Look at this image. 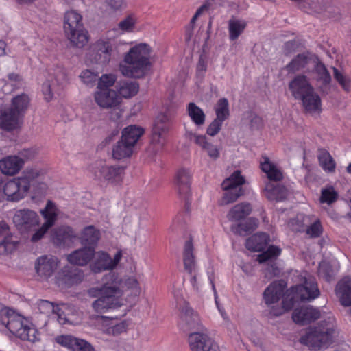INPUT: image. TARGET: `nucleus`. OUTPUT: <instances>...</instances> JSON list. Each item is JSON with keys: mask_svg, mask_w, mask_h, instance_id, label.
I'll return each mask as SVG.
<instances>
[{"mask_svg": "<svg viewBox=\"0 0 351 351\" xmlns=\"http://www.w3.org/2000/svg\"><path fill=\"white\" fill-rule=\"evenodd\" d=\"M124 287L130 291L133 296H138L141 289L138 281L134 277L123 280L115 272H110L102 278V284L99 287L90 289L88 293L92 297H99L93 302L92 308L97 314L110 313L123 306Z\"/></svg>", "mask_w": 351, "mask_h": 351, "instance_id": "1", "label": "nucleus"}, {"mask_svg": "<svg viewBox=\"0 0 351 351\" xmlns=\"http://www.w3.org/2000/svg\"><path fill=\"white\" fill-rule=\"evenodd\" d=\"M152 49L145 43L134 45L123 56L119 64L120 73L126 77L140 79L151 70Z\"/></svg>", "mask_w": 351, "mask_h": 351, "instance_id": "2", "label": "nucleus"}, {"mask_svg": "<svg viewBox=\"0 0 351 351\" xmlns=\"http://www.w3.org/2000/svg\"><path fill=\"white\" fill-rule=\"evenodd\" d=\"M123 44L115 38L101 37L92 43L86 53L85 61L88 65L108 64L112 56L119 54V47Z\"/></svg>", "mask_w": 351, "mask_h": 351, "instance_id": "3", "label": "nucleus"}, {"mask_svg": "<svg viewBox=\"0 0 351 351\" xmlns=\"http://www.w3.org/2000/svg\"><path fill=\"white\" fill-rule=\"evenodd\" d=\"M0 318L2 324L21 339L31 342H35L39 339V334L34 326L11 309L2 308L0 311Z\"/></svg>", "mask_w": 351, "mask_h": 351, "instance_id": "4", "label": "nucleus"}, {"mask_svg": "<svg viewBox=\"0 0 351 351\" xmlns=\"http://www.w3.org/2000/svg\"><path fill=\"white\" fill-rule=\"evenodd\" d=\"M63 27L72 47L81 49L88 43L89 34L84 27L82 16L75 10H69L64 14Z\"/></svg>", "mask_w": 351, "mask_h": 351, "instance_id": "5", "label": "nucleus"}, {"mask_svg": "<svg viewBox=\"0 0 351 351\" xmlns=\"http://www.w3.org/2000/svg\"><path fill=\"white\" fill-rule=\"evenodd\" d=\"M260 165L262 171L266 173L269 180L264 189L265 197L270 201L278 202L285 199L287 195V191L285 187L271 182L282 180V171L275 164L270 161L267 156H263L261 158Z\"/></svg>", "mask_w": 351, "mask_h": 351, "instance_id": "6", "label": "nucleus"}, {"mask_svg": "<svg viewBox=\"0 0 351 351\" xmlns=\"http://www.w3.org/2000/svg\"><path fill=\"white\" fill-rule=\"evenodd\" d=\"M335 332V319L329 317L317 327L311 329L300 338V342L311 349L317 350L328 345Z\"/></svg>", "mask_w": 351, "mask_h": 351, "instance_id": "7", "label": "nucleus"}, {"mask_svg": "<svg viewBox=\"0 0 351 351\" xmlns=\"http://www.w3.org/2000/svg\"><path fill=\"white\" fill-rule=\"evenodd\" d=\"M176 298V308L178 311V327L184 332L191 330H202L204 329L199 315L184 300L180 293L176 289L173 291Z\"/></svg>", "mask_w": 351, "mask_h": 351, "instance_id": "8", "label": "nucleus"}, {"mask_svg": "<svg viewBox=\"0 0 351 351\" xmlns=\"http://www.w3.org/2000/svg\"><path fill=\"white\" fill-rule=\"evenodd\" d=\"M299 285L292 287L290 292L292 299L298 300H311L317 298L319 290L315 278L306 272L298 276Z\"/></svg>", "mask_w": 351, "mask_h": 351, "instance_id": "9", "label": "nucleus"}, {"mask_svg": "<svg viewBox=\"0 0 351 351\" xmlns=\"http://www.w3.org/2000/svg\"><path fill=\"white\" fill-rule=\"evenodd\" d=\"M245 180L241 175L239 171H235L230 177L225 179L221 183V188L224 191L221 200V205H228L236 202L244 194L242 186Z\"/></svg>", "mask_w": 351, "mask_h": 351, "instance_id": "10", "label": "nucleus"}, {"mask_svg": "<svg viewBox=\"0 0 351 351\" xmlns=\"http://www.w3.org/2000/svg\"><path fill=\"white\" fill-rule=\"evenodd\" d=\"M122 258L121 251H118L114 257L104 251H95L89 267L93 274H100L105 271L114 270L121 261Z\"/></svg>", "mask_w": 351, "mask_h": 351, "instance_id": "11", "label": "nucleus"}, {"mask_svg": "<svg viewBox=\"0 0 351 351\" xmlns=\"http://www.w3.org/2000/svg\"><path fill=\"white\" fill-rule=\"evenodd\" d=\"M27 195L21 184L16 180V178L8 181L0 180V202L5 199L18 202Z\"/></svg>", "mask_w": 351, "mask_h": 351, "instance_id": "12", "label": "nucleus"}, {"mask_svg": "<svg viewBox=\"0 0 351 351\" xmlns=\"http://www.w3.org/2000/svg\"><path fill=\"white\" fill-rule=\"evenodd\" d=\"M59 263L58 258L51 255H43L38 257L34 265L37 276L40 280H47L57 270Z\"/></svg>", "mask_w": 351, "mask_h": 351, "instance_id": "13", "label": "nucleus"}, {"mask_svg": "<svg viewBox=\"0 0 351 351\" xmlns=\"http://www.w3.org/2000/svg\"><path fill=\"white\" fill-rule=\"evenodd\" d=\"M13 222L19 230L29 231L39 225L40 217L32 210L21 209L15 213Z\"/></svg>", "mask_w": 351, "mask_h": 351, "instance_id": "14", "label": "nucleus"}, {"mask_svg": "<svg viewBox=\"0 0 351 351\" xmlns=\"http://www.w3.org/2000/svg\"><path fill=\"white\" fill-rule=\"evenodd\" d=\"M191 351H219L217 344L204 332H194L189 336Z\"/></svg>", "mask_w": 351, "mask_h": 351, "instance_id": "15", "label": "nucleus"}, {"mask_svg": "<svg viewBox=\"0 0 351 351\" xmlns=\"http://www.w3.org/2000/svg\"><path fill=\"white\" fill-rule=\"evenodd\" d=\"M96 104L101 108H115L120 104L119 96L114 89L104 88L96 90L93 93Z\"/></svg>", "mask_w": 351, "mask_h": 351, "instance_id": "16", "label": "nucleus"}, {"mask_svg": "<svg viewBox=\"0 0 351 351\" xmlns=\"http://www.w3.org/2000/svg\"><path fill=\"white\" fill-rule=\"evenodd\" d=\"M45 173V170L39 167L29 166L22 171L19 176L16 177V180L21 184L26 193L28 194L38 180L43 176Z\"/></svg>", "mask_w": 351, "mask_h": 351, "instance_id": "17", "label": "nucleus"}, {"mask_svg": "<svg viewBox=\"0 0 351 351\" xmlns=\"http://www.w3.org/2000/svg\"><path fill=\"white\" fill-rule=\"evenodd\" d=\"M56 341L70 351H96L93 346L86 340L70 335H59L56 337Z\"/></svg>", "mask_w": 351, "mask_h": 351, "instance_id": "18", "label": "nucleus"}, {"mask_svg": "<svg viewBox=\"0 0 351 351\" xmlns=\"http://www.w3.org/2000/svg\"><path fill=\"white\" fill-rule=\"evenodd\" d=\"M288 87L291 95L295 99H299L314 89L309 79L306 75L302 74L295 75L289 82Z\"/></svg>", "mask_w": 351, "mask_h": 351, "instance_id": "19", "label": "nucleus"}, {"mask_svg": "<svg viewBox=\"0 0 351 351\" xmlns=\"http://www.w3.org/2000/svg\"><path fill=\"white\" fill-rule=\"evenodd\" d=\"M192 173L189 168L180 167L175 173V184L179 195L186 197L190 193Z\"/></svg>", "mask_w": 351, "mask_h": 351, "instance_id": "20", "label": "nucleus"}, {"mask_svg": "<svg viewBox=\"0 0 351 351\" xmlns=\"http://www.w3.org/2000/svg\"><path fill=\"white\" fill-rule=\"evenodd\" d=\"M24 166V160L17 155L8 156L0 160V171L8 176H14L19 173Z\"/></svg>", "mask_w": 351, "mask_h": 351, "instance_id": "21", "label": "nucleus"}, {"mask_svg": "<svg viewBox=\"0 0 351 351\" xmlns=\"http://www.w3.org/2000/svg\"><path fill=\"white\" fill-rule=\"evenodd\" d=\"M99 319L103 326V332L107 335L118 336L127 331L128 324L127 321L114 322V318L104 316L99 314Z\"/></svg>", "mask_w": 351, "mask_h": 351, "instance_id": "22", "label": "nucleus"}, {"mask_svg": "<svg viewBox=\"0 0 351 351\" xmlns=\"http://www.w3.org/2000/svg\"><path fill=\"white\" fill-rule=\"evenodd\" d=\"M22 117L9 107L0 110V128L12 131L20 127Z\"/></svg>", "mask_w": 351, "mask_h": 351, "instance_id": "23", "label": "nucleus"}, {"mask_svg": "<svg viewBox=\"0 0 351 351\" xmlns=\"http://www.w3.org/2000/svg\"><path fill=\"white\" fill-rule=\"evenodd\" d=\"M298 100L302 101V105L305 112L313 116L317 115L321 112V99L318 94L315 91V89L302 96Z\"/></svg>", "mask_w": 351, "mask_h": 351, "instance_id": "24", "label": "nucleus"}, {"mask_svg": "<svg viewBox=\"0 0 351 351\" xmlns=\"http://www.w3.org/2000/svg\"><path fill=\"white\" fill-rule=\"evenodd\" d=\"M320 315L318 309L311 306H305L295 309L292 318L295 323L306 324L317 319L320 317Z\"/></svg>", "mask_w": 351, "mask_h": 351, "instance_id": "25", "label": "nucleus"}, {"mask_svg": "<svg viewBox=\"0 0 351 351\" xmlns=\"http://www.w3.org/2000/svg\"><path fill=\"white\" fill-rule=\"evenodd\" d=\"M77 238L76 233L69 226H62L53 230V242L57 245H69Z\"/></svg>", "mask_w": 351, "mask_h": 351, "instance_id": "26", "label": "nucleus"}, {"mask_svg": "<svg viewBox=\"0 0 351 351\" xmlns=\"http://www.w3.org/2000/svg\"><path fill=\"white\" fill-rule=\"evenodd\" d=\"M95 254V250L93 247H84L75 250L67 256L68 261L73 265L84 266L86 265L92 260Z\"/></svg>", "mask_w": 351, "mask_h": 351, "instance_id": "27", "label": "nucleus"}, {"mask_svg": "<svg viewBox=\"0 0 351 351\" xmlns=\"http://www.w3.org/2000/svg\"><path fill=\"white\" fill-rule=\"evenodd\" d=\"M285 287L283 281H275L271 283L263 293L265 303L269 305L277 302L282 296Z\"/></svg>", "mask_w": 351, "mask_h": 351, "instance_id": "28", "label": "nucleus"}, {"mask_svg": "<svg viewBox=\"0 0 351 351\" xmlns=\"http://www.w3.org/2000/svg\"><path fill=\"white\" fill-rule=\"evenodd\" d=\"M336 294L344 306H351V277L346 276L337 285Z\"/></svg>", "mask_w": 351, "mask_h": 351, "instance_id": "29", "label": "nucleus"}, {"mask_svg": "<svg viewBox=\"0 0 351 351\" xmlns=\"http://www.w3.org/2000/svg\"><path fill=\"white\" fill-rule=\"evenodd\" d=\"M82 273L80 270L77 269H67L65 268L62 272L58 274L56 279V283L58 286L71 287L82 281Z\"/></svg>", "mask_w": 351, "mask_h": 351, "instance_id": "30", "label": "nucleus"}, {"mask_svg": "<svg viewBox=\"0 0 351 351\" xmlns=\"http://www.w3.org/2000/svg\"><path fill=\"white\" fill-rule=\"evenodd\" d=\"M123 176V169L114 166H103L99 170V175H97L99 179L112 184L121 182Z\"/></svg>", "mask_w": 351, "mask_h": 351, "instance_id": "31", "label": "nucleus"}, {"mask_svg": "<svg viewBox=\"0 0 351 351\" xmlns=\"http://www.w3.org/2000/svg\"><path fill=\"white\" fill-rule=\"evenodd\" d=\"M139 90V84L136 82L122 81L116 86L115 91L119 96L120 104L123 98L130 99L135 96Z\"/></svg>", "mask_w": 351, "mask_h": 351, "instance_id": "32", "label": "nucleus"}, {"mask_svg": "<svg viewBox=\"0 0 351 351\" xmlns=\"http://www.w3.org/2000/svg\"><path fill=\"white\" fill-rule=\"evenodd\" d=\"M169 130V124L154 123L152 143L154 145L155 151H159L165 145V136Z\"/></svg>", "mask_w": 351, "mask_h": 351, "instance_id": "33", "label": "nucleus"}, {"mask_svg": "<svg viewBox=\"0 0 351 351\" xmlns=\"http://www.w3.org/2000/svg\"><path fill=\"white\" fill-rule=\"evenodd\" d=\"M269 241V237L266 233L259 232L248 238L245 243L246 247L253 252L261 251Z\"/></svg>", "mask_w": 351, "mask_h": 351, "instance_id": "34", "label": "nucleus"}, {"mask_svg": "<svg viewBox=\"0 0 351 351\" xmlns=\"http://www.w3.org/2000/svg\"><path fill=\"white\" fill-rule=\"evenodd\" d=\"M252 211L250 204L242 202L236 204L228 212L227 217L231 221H238L247 217Z\"/></svg>", "mask_w": 351, "mask_h": 351, "instance_id": "35", "label": "nucleus"}, {"mask_svg": "<svg viewBox=\"0 0 351 351\" xmlns=\"http://www.w3.org/2000/svg\"><path fill=\"white\" fill-rule=\"evenodd\" d=\"M100 239V232L93 226L85 227L81 232L79 239L82 245H95Z\"/></svg>", "mask_w": 351, "mask_h": 351, "instance_id": "36", "label": "nucleus"}, {"mask_svg": "<svg viewBox=\"0 0 351 351\" xmlns=\"http://www.w3.org/2000/svg\"><path fill=\"white\" fill-rule=\"evenodd\" d=\"M247 22L243 19L232 17L228 22L229 39L236 40L244 32Z\"/></svg>", "mask_w": 351, "mask_h": 351, "instance_id": "37", "label": "nucleus"}, {"mask_svg": "<svg viewBox=\"0 0 351 351\" xmlns=\"http://www.w3.org/2000/svg\"><path fill=\"white\" fill-rule=\"evenodd\" d=\"M195 143L206 151L209 157L216 160L219 157L220 148L206 141L205 136L193 134Z\"/></svg>", "mask_w": 351, "mask_h": 351, "instance_id": "38", "label": "nucleus"}, {"mask_svg": "<svg viewBox=\"0 0 351 351\" xmlns=\"http://www.w3.org/2000/svg\"><path fill=\"white\" fill-rule=\"evenodd\" d=\"M40 213L45 220L43 225L49 229L57 220L59 210L52 201L48 200L45 209L42 210Z\"/></svg>", "mask_w": 351, "mask_h": 351, "instance_id": "39", "label": "nucleus"}, {"mask_svg": "<svg viewBox=\"0 0 351 351\" xmlns=\"http://www.w3.org/2000/svg\"><path fill=\"white\" fill-rule=\"evenodd\" d=\"M183 262L185 270L192 274L195 269L196 264L193 254V245L191 240L186 241L184 243Z\"/></svg>", "mask_w": 351, "mask_h": 351, "instance_id": "40", "label": "nucleus"}, {"mask_svg": "<svg viewBox=\"0 0 351 351\" xmlns=\"http://www.w3.org/2000/svg\"><path fill=\"white\" fill-rule=\"evenodd\" d=\"M144 133V130L134 125H131L123 129L121 137L133 147Z\"/></svg>", "mask_w": 351, "mask_h": 351, "instance_id": "41", "label": "nucleus"}, {"mask_svg": "<svg viewBox=\"0 0 351 351\" xmlns=\"http://www.w3.org/2000/svg\"><path fill=\"white\" fill-rule=\"evenodd\" d=\"M133 147L121 137L112 148V157L115 160H121L130 157L133 152Z\"/></svg>", "mask_w": 351, "mask_h": 351, "instance_id": "42", "label": "nucleus"}, {"mask_svg": "<svg viewBox=\"0 0 351 351\" xmlns=\"http://www.w3.org/2000/svg\"><path fill=\"white\" fill-rule=\"evenodd\" d=\"M312 60L309 54H298L290 63L286 66V69L289 73H295L304 69Z\"/></svg>", "mask_w": 351, "mask_h": 351, "instance_id": "43", "label": "nucleus"}, {"mask_svg": "<svg viewBox=\"0 0 351 351\" xmlns=\"http://www.w3.org/2000/svg\"><path fill=\"white\" fill-rule=\"evenodd\" d=\"M29 98L26 94H21L12 98L11 105L9 107L23 118L25 112L27 110L29 104Z\"/></svg>", "mask_w": 351, "mask_h": 351, "instance_id": "44", "label": "nucleus"}, {"mask_svg": "<svg viewBox=\"0 0 351 351\" xmlns=\"http://www.w3.org/2000/svg\"><path fill=\"white\" fill-rule=\"evenodd\" d=\"M305 232L310 238H317L322 235L323 227L319 219L314 216H311V221L306 225Z\"/></svg>", "mask_w": 351, "mask_h": 351, "instance_id": "45", "label": "nucleus"}, {"mask_svg": "<svg viewBox=\"0 0 351 351\" xmlns=\"http://www.w3.org/2000/svg\"><path fill=\"white\" fill-rule=\"evenodd\" d=\"M319 165L324 171L333 172L335 169V162L328 152L325 149H319L318 154Z\"/></svg>", "mask_w": 351, "mask_h": 351, "instance_id": "46", "label": "nucleus"}, {"mask_svg": "<svg viewBox=\"0 0 351 351\" xmlns=\"http://www.w3.org/2000/svg\"><path fill=\"white\" fill-rule=\"evenodd\" d=\"M189 116L197 125H202L205 122V114L203 110L194 103H189L187 108Z\"/></svg>", "mask_w": 351, "mask_h": 351, "instance_id": "47", "label": "nucleus"}, {"mask_svg": "<svg viewBox=\"0 0 351 351\" xmlns=\"http://www.w3.org/2000/svg\"><path fill=\"white\" fill-rule=\"evenodd\" d=\"M228 101L226 98H221L218 100L215 107L216 118L224 121L229 117Z\"/></svg>", "mask_w": 351, "mask_h": 351, "instance_id": "48", "label": "nucleus"}, {"mask_svg": "<svg viewBox=\"0 0 351 351\" xmlns=\"http://www.w3.org/2000/svg\"><path fill=\"white\" fill-rule=\"evenodd\" d=\"M311 221V216L298 215L295 218L291 219L288 226L293 231L302 232L304 230L308 221Z\"/></svg>", "mask_w": 351, "mask_h": 351, "instance_id": "49", "label": "nucleus"}, {"mask_svg": "<svg viewBox=\"0 0 351 351\" xmlns=\"http://www.w3.org/2000/svg\"><path fill=\"white\" fill-rule=\"evenodd\" d=\"M280 253V248L275 245H270L265 252L258 256L257 260L260 263H265L267 261L276 259Z\"/></svg>", "mask_w": 351, "mask_h": 351, "instance_id": "50", "label": "nucleus"}, {"mask_svg": "<svg viewBox=\"0 0 351 351\" xmlns=\"http://www.w3.org/2000/svg\"><path fill=\"white\" fill-rule=\"evenodd\" d=\"M19 242L12 235L7 236L0 243V254H4L13 252L17 247Z\"/></svg>", "mask_w": 351, "mask_h": 351, "instance_id": "51", "label": "nucleus"}, {"mask_svg": "<svg viewBox=\"0 0 351 351\" xmlns=\"http://www.w3.org/2000/svg\"><path fill=\"white\" fill-rule=\"evenodd\" d=\"M117 81V75L115 74H103L98 78V82L97 85V90H101L104 88H110L113 86Z\"/></svg>", "mask_w": 351, "mask_h": 351, "instance_id": "52", "label": "nucleus"}, {"mask_svg": "<svg viewBox=\"0 0 351 351\" xmlns=\"http://www.w3.org/2000/svg\"><path fill=\"white\" fill-rule=\"evenodd\" d=\"M80 78L84 84L93 87L98 80V75L96 72L86 69L81 72Z\"/></svg>", "mask_w": 351, "mask_h": 351, "instance_id": "53", "label": "nucleus"}, {"mask_svg": "<svg viewBox=\"0 0 351 351\" xmlns=\"http://www.w3.org/2000/svg\"><path fill=\"white\" fill-rule=\"evenodd\" d=\"M337 198V193L332 186H328L322 189L320 202L330 204Z\"/></svg>", "mask_w": 351, "mask_h": 351, "instance_id": "54", "label": "nucleus"}, {"mask_svg": "<svg viewBox=\"0 0 351 351\" xmlns=\"http://www.w3.org/2000/svg\"><path fill=\"white\" fill-rule=\"evenodd\" d=\"M137 22V19L134 15L130 14L121 20L118 27L122 32H132L135 27V25Z\"/></svg>", "mask_w": 351, "mask_h": 351, "instance_id": "55", "label": "nucleus"}, {"mask_svg": "<svg viewBox=\"0 0 351 351\" xmlns=\"http://www.w3.org/2000/svg\"><path fill=\"white\" fill-rule=\"evenodd\" d=\"M315 72L317 75V80L324 84H328L331 80L330 75L326 69L325 66L320 63H316L315 65Z\"/></svg>", "mask_w": 351, "mask_h": 351, "instance_id": "56", "label": "nucleus"}, {"mask_svg": "<svg viewBox=\"0 0 351 351\" xmlns=\"http://www.w3.org/2000/svg\"><path fill=\"white\" fill-rule=\"evenodd\" d=\"M318 272L319 276L328 282L332 280L335 274V271L332 267L326 262L319 264Z\"/></svg>", "mask_w": 351, "mask_h": 351, "instance_id": "57", "label": "nucleus"}, {"mask_svg": "<svg viewBox=\"0 0 351 351\" xmlns=\"http://www.w3.org/2000/svg\"><path fill=\"white\" fill-rule=\"evenodd\" d=\"M39 312L47 316L56 313V310H58V307H55L52 302L49 301L41 300L37 304Z\"/></svg>", "mask_w": 351, "mask_h": 351, "instance_id": "58", "label": "nucleus"}, {"mask_svg": "<svg viewBox=\"0 0 351 351\" xmlns=\"http://www.w3.org/2000/svg\"><path fill=\"white\" fill-rule=\"evenodd\" d=\"M332 69L335 79L339 82V84L345 90L348 91L350 88V80L337 69L333 67Z\"/></svg>", "mask_w": 351, "mask_h": 351, "instance_id": "59", "label": "nucleus"}, {"mask_svg": "<svg viewBox=\"0 0 351 351\" xmlns=\"http://www.w3.org/2000/svg\"><path fill=\"white\" fill-rule=\"evenodd\" d=\"M38 154V150L36 148L30 147L23 149L19 152V156L24 160V163L27 161L32 160L35 158Z\"/></svg>", "mask_w": 351, "mask_h": 351, "instance_id": "60", "label": "nucleus"}, {"mask_svg": "<svg viewBox=\"0 0 351 351\" xmlns=\"http://www.w3.org/2000/svg\"><path fill=\"white\" fill-rule=\"evenodd\" d=\"M53 77L57 84L59 85H62L68 81L66 72L62 68L58 67L56 69L53 73Z\"/></svg>", "mask_w": 351, "mask_h": 351, "instance_id": "61", "label": "nucleus"}, {"mask_svg": "<svg viewBox=\"0 0 351 351\" xmlns=\"http://www.w3.org/2000/svg\"><path fill=\"white\" fill-rule=\"evenodd\" d=\"M223 121L215 119L207 128V134L211 136H215L221 130Z\"/></svg>", "mask_w": 351, "mask_h": 351, "instance_id": "62", "label": "nucleus"}, {"mask_svg": "<svg viewBox=\"0 0 351 351\" xmlns=\"http://www.w3.org/2000/svg\"><path fill=\"white\" fill-rule=\"evenodd\" d=\"M213 5V1L209 0L205 1L196 11L195 14L191 20V23L194 24L197 19L204 12L207 11Z\"/></svg>", "mask_w": 351, "mask_h": 351, "instance_id": "63", "label": "nucleus"}, {"mask_svg": "<svg viewBox=\"0 0 351 351\" xmlns=\"http://www.w3.org/2000/svg\"><path fill=\"white\" fill-rule=\"evenodd\" d=\"M213 5V1L209 0L205 1L196 11L195 14L191 20V23L194 24L197 19L204 12L207 11Z\"/></svg>", "mask_w": 351, "mask_h": 351, "instance_id": "64", "label": "nucleus"}]
</instances>
